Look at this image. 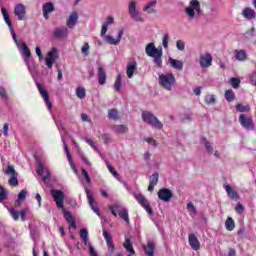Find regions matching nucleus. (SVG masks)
I'll use <instances>...</instances> for the list:
<instances>
[{
    "mask_svg": "<svg viewBox=\"0 0 256 256\" xmlns=\"http://www.w3.org/2000/svg\"><path fill=\"white\" fill-rule=\"evenodd\" d=\"M145 53L153 59L154 65L161 69L163 67V50L155 47V43L150 42L145 47Z\"/></svg>",
    "mask_w": 256,
    "mask_h": 256,
    "instance_id": "nucleus-1",
    "label": "nucleus"
},
{
    "mask_svg": "<svg viewBox=\"0 0 256 256\" xmlns=\"http://www.w3.org/2000/svg\"><path fill=\"white\" fill-rule=\"evenodd\" d=\"M158 81L160 87L166 91H173V87H175V83H177L173 73L158 74Z\"/></svg>",
    "mask_w": 256,
    "mask_h": 256,
    "instance_id": "nucleus-2",
    "label": "nucleus"
},
{
    "mask_svg": "<svg viewBox=\"0 0 256 256\" xmlns=\"http://www.w3.org/2000/svg\"><path fill=\"white\" fill-rule=\"evenodd\" d=\"M188 21H195L201 15V3L199 0H191L188 7L185 8Z\"/></svg>",
    "mask_w": 256,
    "mask_h": 256,
    "instance_id": "nucleus-3",
    "label": "nucleus"
},
{
    "mask_svg": "<svg viewBox=\"0 0 256 256\" xmlns=\"http://www.w3.org/2000/svg\"><path fill=\"white\" fill-rule=\"evenodd\" d=\"M142 121L155 129H163V123L149 111L142 112Z\"/></svg>",
    "mask_w": 256,
    "mask_h": 256,
    "instance_id": "nucleus-4",
    "label": "nucleus"
},
{
    "mask_svg": "<svg viewBox=\"0 0 256 256\" xmlns=\"http://www.w3.org/2000/svg\"><path fill=\"white\" fill-rule=\"evenodd\" d=\"M1 13L3 15L5 23L8 25V27L11 31L12 39H13L15 45L17 47H21V42H19V40H17V34L15 33V30H13V23L11 22V17L9 16V12H7V9L5 7H2Z\"/></svg>",
    "mask_w": 256,
    "mask_h": 256,
    "instance_id": "nucleus-5",
    "label": "nucleus"
},
{
    "mask_svg": "<svg viewBox=\"0 0 256 256\" xmlns=\"http://www.w3.org/2000/svg\"><path fill=\"white\" fill-rule=\"evenodd\" d=\"M128 13L133 21H136V23H143L145 19L141 17V13H139V10H137V1L131 0L128 4Z\"/></svg>",
    "mask_w": 256,
    "mask_h": 256,
    "instance_id": "nucleus-6",
    "label": "nucleus"
},
{
    "mask_svg": "<svg viewBox=\"0 0 256 256\" xmlns=\"http://www.w3.org/2000/svg\"><path fill=\"white\" fill-rule=\"evenodd\" d=\"M51 195L56 203L57 209H61V211H65V205L63 201H65V193L61 190H51Z\"/></svg>",
    "mask_w": 256,
    "mask_h": 256,
    "instance_id": "nucleus-7",
    "label": "nucleus"
},
{
    "mask_svg": "<svg viewBox=\"0 0 256 256\" xmlns=\"http://www.w3.org/2000/svg\"><path fill=\"white\" fill-rule=\"evenodd\" d=\"M22 51L25 56L24 61L28 67V71L33 73V71H35V65L33 64V60H31V50H29V47H27L25 42H22Z\"/></svg>",
    "mask_w": 256,
    "mask_h": 256,
    "instance_id": "nucleus-8",
    "label": "nucleus"
},
{
    "mask_svg": "<svg viewBox=\"0 0 256 256\" xmlns=\"http://www.w3.org/2000/svg\"><path fill=\"white\" fill-rule=\"evenodd\" d=\"M239 123L247 131H255V123H253V117L246 114H240Z\"/></svg>",
    "mask_w": 256,
    "mask_h": 256,
    "instance_id": "nucleus-9",
    "label": "nucleus"
},
{
    "mask_svg": "<svg viewBox=\"0 0 256 256\" xmlns=\"http://www.w3.org/2000/svg\"><path fill=\"white\" fill-rule=\"evenodd\" d=\"M134 198L138 201L139 205L148 212V215H153V209L149 205V201L141 193H133Z\"/></svg>",
    "mask_w": 256,
    "mask_h": 256,
    "instance_id": "nucleus-10",
    "label": "nucleus"
},
{
    "mask_svg": "<svg viewBox=\"0 0 256 256\" xmlns=\"http://www.w3.org/2000/svg\"><path fill=\"white\" fill-rule=\"evenodd\" d=\"M5 175H11V178L8 180L11 187H17L19 185V180L17 179V171H15V166L8 165L5 170Z\"/></svg>",
    "mask_w": 256,
    "mask_h": 256,
    "instance_id": "nucleus-11",
    "label": "nucleus"
},
{
    "mask_svg": "<svg viewBox=\"0 0 256 256\" xmlns=\"http://www.w3.org/2000/svg\"><path fill=\"white\" fill-rule=\"evenodd\" d=\"M59 59V51L57 48H52L46 56V66L48 69H53V64Z\"/></svg>",
    "mask_w": 256,
    "mask_h": 256,
    "instance_id": "nucleus-12",
    "label": "nucleus"
},
{
    "mask_svg": "<svg viewBox=\"0 0 256 256\" xmlns=\"http://www.w3.org/2000/svg\"><path fill=\"white\" fill-rule=\"evenodd\" d=\"M36 87L38 88L44 103L47 105L48 109L51 110L53 108V104H51V101H49V93L45 87H43V84L39 83L38 81H36Z\"/></svg>",
    "mask_w": 256,
    "mask_h": 256,
    "instance_id": "nucleus-13",
    "label": "nucleus"
},
{
    "mask_svg": "<svg viewBox=\"0 0 256 256\" xmlns=\"http://www.w3.org/2000/svg\"><path fill=\"white\" fill-rule=\"evenodd\" d=\"M54 39H67L69 37V28L66 26L57 27L52 33Z\"/></svg>",
    "mask_w": 256,
    "mask_h": 256,
    "instance_id": "nucleus-14",
    "label": "nucleus"
},
{
    "mask_svg": "<svg viewBox=\"0 0 256 256\" xmlns=\"http://www.w3.org/2000/svg\"><path fill=\"white\" fill-rule=\"evenodd\" d=\"M87 199L89 206L91 207L92 211L96 213L99 217H101V212L99 211V207H97V202H95V198H93V194L91 193V190L88 188H85Z\"/></svg>",
    "mask_w": 256,
    "mask_h": 256,
    "instance_id": "nucleus-15",
    "label": "nucleus"
},
{
    "mask_svg": "<svg viewBox=\"0 0 256 256\" xmlns=\"http://www.w3.org/2000/svg\"><path fill=\"white\" fill-rule=\"evenodd\" d=\"M61 139H62V143L64 145V151H65L67 159L70 163L71 169H72V171H74V173L76 175H78L79 170L77 169V167H75V163L73 162V158H71V152H69V146L67 145V141H65V137H63V135L61 136Z\"/></svg>",
    "mask_w": 256,
    "mask_h": 256,
    "instance_id": "nucleus-16",
    "label": "nucleus"
},
{
    "mask_svg": "<svg viewBox=\"0 0 256 256\" xmlns=\"http://www.w3.org/2000/svg\"><path fill=\"white\" fill-rule=\"evenodd\" d=\"M158 199L164 201V203H169L173 199V192L169 188H161L158 191Z\"/></svg>",
    "mask_w": 256,
    "mask_h": 256,
    "instance_id": "nucleus-17",
    "label": "nucleus"
},
{
    "mask_svg": "<svg viewBox=\"0 0 256 256\" xmlns=\"http://www.w3.org/2000/svg\"><path fill=\"white\" fill-rule=\"evenodd\" d=\"M14 15L17 17L18 21H24L27 15V9L23 4H16L14 8Z\"/></svg>",
    "mask_w": 256,
    "mask_h": 256,
    "instance_id": "nucleus-18",
    "label": "nucleus"
},
{
    "mask_svg": "<svg viewBox=\"0 0 256 256\" xmlns=\"http://www.w3.org/2000/svg\"><path fill=\"white\" fill-rule=\"evenodd\" d=\"M188 241L190 247H192L194 251H199L201 249V243L194 233L189 234Z\"/></svg>",
    "mask_w": 256,
    "mask_h": 256,
    "instance_id": "nucleus-19",
    "label": "nucleus"
},
{
    "mask_svg": "<svg viewBox=\"0 0 256 256\" xmlns=\"http://www.w3.org/2000/svg\"><path fill=\"white\" fill-rule=\"evenodd\" d=\"M37 163H38V166L36 168V173L40 175V177H42L43 181H47L48 179H50L51 172H49L46 169V175L43 176V173H45V166H43V163L39 162V160H37Z\"/></svg>",
    "mask_w": 256,
    "mask_h": 256,
    "instance_id": "nucleus-20",
    "label": "nucleus"
},
{
    "mask_svg": "<svg viewBox=\"0 0 256 256\" xmlns=\"http://www.w3.org/2000/svg\"><path fill=\"white\" fill-rule=\"evenodd\" d=\"M155 7H157V0H152L143 7V11L144 13H148V15H155L157 13Z\"/></svg>",
    "mask_w": 256,
    "mask_h": 256,
    "instance_id": "nucleus-21",
    "label": "nucleus"
},
{
    "mask_svg": "<svg viewBox=\"0 0 256 256\" xmlns=\"http://www.w3.org/2000/svg\"><path fill=\"white\" fill-rule=\"evenodd\" d=\"M42 11H43V17L44 19H49V13H53L55 11V5L53 2H46L42 6Z\"/></svg>",
    "mask_w": 256,
    "mask_h": 256,
    "instance_id": "nucleus-22",
    "label": "nucleus"
},
{
    "mask_svg": "<svg viewBox=\"0 0 256 256\" xmlns=\"http://www.w3.org/2000/svg\"><path fill=\"white\" fill-rule=\"evenodd\" d=\"M79 21V14L77 12H72L66 21V26L68 29H73Z\"/></svg>",
    "mask_w": 256,
    "mask_h": 256,
    "instance_id": "nucleus-23",
    "label": "nucleus"
},
{
    "mask_svg": "<svg viewBox=\"0 0 256 256\" xmlns=\"http://www.w3.org/2000/svg\"><path fill=\"white\" fill-rule=\"evenodd\" d=\"M155 242L149 240L146 245H143V251L146 256H155Z\"/></svg>",
    "mask_w": 256,
    "mask_h": 256,
    "instance_id": "nucleus-24",
    "label": "nucleus"
},
{
    "mask_svg": "<svg viewBox=\"0 0 256 256\" xmlns=\"http://www.w3.org/2000/svg\"><path fill=\"white\" fill-rule=\"evenodd\" d=\"M135 71H137V61L132 60L127 64L126 75L128 79H133Z\"/></svg>",
    "mask_w": 256,
    "mask_h": 256,
    "instance_id": "nucleus-25",
    "label": "nucleus"
},
{
    "mask_svg": "<svg viewBox=\"0 0 256 256\" xmlns=\"http://www.w3.org/2000/svg\"><path fill=\"white\" fill-rule=\"evenodd\" d=\"M122 38H123V30H120L118 32L117 39L113 38L110 35H106L105 36V41H106V43H108V45H119V43L121 42Z\"/></svg>",
    "mask_w": 256,
    "mask_h": 256,
    "instance_id": "nucleus-26",
    "label": "nucleus"
},
{
    "mask_svg": "<svg viewBox=\"0 0 256 256\" xmlns=\"http://www.w3.org/2000/svg\"><path fill=\"white\" fill-rule=\"evenodd\" d=\"M242 16L244 19H247V21H253V19H256V12L255 9L251 7H247L242 11Z\"/></svg>",
    "mask_w": 256,
    "mask_h": 256,
    "instance_id": "nucleus-27",
    "label": "nucleus"
},
{
    "mask_svg": "<svg viewBox=\"0 0 256 256\" xmlns=\"http://www.w3.org/2000/svg\"><path fill=\"white\" fill-rule=\"evenodd\" d=\"M211 63H213V56H211V54L207 53L204 56L200 57L201 67H204V68L211 67Z\"/></svg>",
    "mask_w": 256,
    "mask_h": 256,
    "instance_id": "nucleus-28",
    "label": "nucleus"
},
{
    "mask_svg": "<svg viewBox=\"0 0 256 256\" xmlns=\"http://www.w3.org/2000/svg\"><path fill=\"white\" fill-rule=\"evenodd\" d=\"M224 189H225L228 197H230V199H232L233 201L239 200V193L237 191L233 190L231 185H229V184L224 185Z\"/></svg>",
    "mask_w": 256,
    "mask_h": 256,
    "instance_id": "nucleus-29",
    "label": "nucleus"
},
{
    "mask_svg": "<svg viewBox=\"0 0 256 256\" xmlns=\"http://www.w3.org/2000/svg\"><path fill=\"white\" fill-rule=\"evenodd\" d=\"M98 83L99 85H105L107 83V72L104 67H98Z\"/></svg>",
    "mask_w": 256,
    "mask_h": 256,
    "instance_id": "nucleus-30",
    "label": "nucleus"
},
{
    "mask_svg": "<svg viewBox=\"0 0 256 256\" xmlns=\"http://www.w3.org/2000/svg\"><path fill=\"white\" fill-rule=\"evenodd\" d=\"M157 183H159V173H153L150 176V182H149V186H148V191H154Z\"/></svg>",
    "mask_w": 256,
    "mask_h": 256,
    "instance_id": "nucleus-31",
    "label": "nucleus"
},
{
    "mask_svg": "<svg viewBox=\"0 0 256 256\" xmlns=\"http://www.w3.org/2000/svg\"><path fill=\"white\" fill-rule=\"evenodd\" d=\"M168 63L171 65L172 69H176V71H183V61L170 57L168 59Z\"/></svg>",
    "mask_w": 256,
    "mask_h": 256,
    "instance_id": "nucleus-32",
    "label": "nucleus"
},
{
    "mask_svg": "<svg viewBox=\"0 0 256 256\" xmlns=\"http://www.w3.org/2000/svg\"><path fill=\"white\" fill-rule=\"evenodd\" d=\"M103 237L106 241V245L110 247L112 250L115 249V243H113V236L107 230H103Z\"/></svg>",
    "mask_w": 256,
    "mask_h": 256,
    "instance_id": "nucleus-33",
    "label": "nucleus"
},
{
    "mask_svg": "<svg viewBox=\"0 0 256 256\" xmlns=\"http://www.w3.org/2000/svg\"><path fill=\"white\" fill-rule=\"evenodd\" d=\"M201 145H204L206 152L208 155H213V144L207 140V138L203 137L201 139Z\"/></svg>",
    "mask_w": 256,
    "mask_h": 256,
    "instance_id": "nucleus-34",
    "label": "nucleus"
},
{
    "mask_svg": "<svg viewBox=\"0 0 256 256\" xmlns=\"http://www.w3.org/2000/svg\"><path fill=\"white\" fill-rule=\"evenodd\" d=\"M80 238L82 239L85 246L89 243V230L87 228H83L80 230Z\"/></svg>",
    "mask_w": 256,
    "mask_h": 256,
    "instance_id": "nucleus-35",
    "label": "nucleus"
},
{
    "mask_svg": "<svg viewBox=\"0 0 256 256\" xmlns=\"http://www.w3.org/2000/svg\"><path fill=\"white\" fill-rule=\"evenodd\" d=\"M124 249L128 251V253H131V255H135V249L133 248V243H131V240L127 238L123 244Z\"/></svg>",
    "mask_w": 256,
    "mask_h": 256,
    "instance_id": "nucleus-36",
    "label": "nucleus"
},
{
    "mask_svg": "<svg viewBox=\"0 0 256 256\" xmlns=\"http://www.w3.org/2000/svg\"><path fill=\"white\" fill-rule=\"evenodd\" d=\"M236 111L239 113H249V111H251V106L249 104L243 105L239 103L236 105Z\"/></svg>",
    "mask_w": 256,
    "mask_h": 256,
    "instance_id": "nucleus-37",
    "label": "nucleus"
},
{
    "mask_svg": "<svg viewBox=\"0 0 256 256\" xmlns=\"http://www.w3.org/2000/svg\"><path fill=\"white\" fill-rule=\"evenodd\" d=\"M122 79H123V77L121 76V74H118L116 76L115 83H114V89L117 92L121 91V87L123 86Z\"/></svg>",
    "mask_w": 256,
    "mask_h": 256,
    "instance_id": "nucleus-38",
    "label": "nucleus"
},
{
    "mask_svg": "<svg viewBox=\"0 0 256 256\" xmlns=\"http://www.w3.org/2000/svg\"><path fill=\"white\" fill-rule=\"evenodd\" d=\"M255 37V28H251L250 30H247L246 33L243 35V41H251Z\"/></svg>",
    "mask_w": 256,
    "mask_h": 256,
    "instance_id": "nucleus-39",
    "label": "nucleus"
},
{
    "mask_svg": "<svg viewBox=\"0 0 256 256\" xmlns=\"http://www.w3.org/2000/svg\"><path fill=\"white\" fill-rule=\"evenodd\" d=\"M235 57L237 61H245L247 59V52L245 50H236Z\"/></svg>",
    "mask_w": 256,
    "mask_h": 256,
    "instance_id": "nucleus-40",
    "label": "nucleus"
},
{
    "mask_svg": "<svg viewBox=\"0 0 256 256\" xmlns=\"http://www.w3.org/2000/svg\"><path fill=\"white\" fill-rule=\"evenodd\" d=\"M224 97L228 103H231L232 101H235V92L233 89L226 90Z\"/></svg>",
    "mask_w": 256,
    "mask_h": 256,
    "instance_id": "nucleus-41",
    "label": "nucleus"
},
{
    "mask_svg": "<svg viewBox=\"0 0 256 256\" xmlns=\"http://www.w3.org/2000/svg\"><path fill=\"white\" fill-rule=\"evenodd\" d=\"M225 227L227 231H233V229H235V220H233L231 217H228L225 221Z\"/></svg>",
    "mask_w": 256,
    "mask_h": 256,
    "instance_id": "nucleus-42",
    "label": "nucleus"
},
{
    "mask_svg": "<svg viewBox=\"0 0 256 256\" xmlns=\"http://www.w3.org/2000/svg\"><path fill=\"white\" fill-rule=\"evenodd\" d=\"M119 217L125 221V223H129V212L126 210V208H122L119 211Z\"/></svg>",
    "mask_w": 256,
    "mask_h": 256,
    "instance_id": "nucleus-43",
    "label": "nucleus"
},
{
    "mask_svg": "<svg viewBox=\"0 0 256 256\" xmlns=\"http://www.w3.org/2000/svg\"><path fill=\"white\" fill-rule=\"evenodd\" d=\"M106 165H107V169L113 175V177H115V179H117V181H121V176L119 175V172L115 171V168H113V166H111V164L107 163Z\"/></svg>",
    "mask_w": 256,
    "mask_h": 256,
    "instance_id": "nucleus-44",
    "label": "nucleus"
},
{
    "mask_svg": "<svg viewBox=\"0 0 256 256\" xmlns=\"http://www.w3.org/2000/svg\"><path fill=\"white\" fill-rule=\"evenodd\" d=\"M108 119H113L114 121L119 119V112H117V109H110L108 111Z\"/></svg>",
    "mask_w": 256,
    "mask_h": 256,
    "instance_id": "nucleus-45",
    "label": "nucleus"
},
{
    "mask_svg": "<svg viewBox=\"0 0 256 256\" xmlns=\"http://www.w3.org/2000/svg\"><path fill=\"white\" fill-rule=\"evenodd\" d=\"M216 101H217V99L215 98V95H213V94H208L205 96V103L207 105H215Z\"/></svg>",
    "mask_w": 256,
    "mask_h": 256,
    "instance_id": "nucleus-46",
    "label": "nucleus"
},
{
    "mask_svg": "<svg viewBox=\"0 0 256 256\" xmlns=\"http://www.w3.org/2000/svg\"><path fill=\"white\" fill-rule=\"evenodd\" d=\"M8 211L14 221H19V211H17L15 208H8Z\"/></svg>",
    "mask_w": 256,
    "mask_h": 256,
    "instance_id": "nucleus-47",
    "label": "nucleus"
},
{
    "mask_svg": "<svg viewBox=\"0 0 256 256\" xmlns=\"http://www.w3.org/2000/svg\"><path fill=\"white\" fill-rule=\"evenodd\" d=\"M76 95H77L78 99H85V97H86L85 88H83V87L76 88Z\"/></svg>",
    "mask_w": 256,
    "mask_h": 256,
    "instance_id": "nucleus-48",
    "label": "nucleus"
},
{
    "mask_svg": "<svg viewBox=\"0 0 256 256\" xmlns=\"http://www.w3.org/2000/svg\"><path fill=\"white\" fill-rule=\"evenodd\" d=\"M115 131H117V133H127V131H129V128H127V126L121 124V125H116L114 126Z\"/></svg>",
    "mask_w": 256,
    "mask_h": 256,
    "instance_id": "nucleus-49",
    "label": "nucleus"
},
{
    "mask_svg": "<svg viewBox=\"0 0 256 256\" xmlns=\"http://www.w3.org/2000/svg\"><path fill=\"white\" fill-rule=\"evenodd\" d=\"M230 85L233 87V89H238V87L241 85V79L230 78Z\"/></svg>",
    "mask_w": 256,
    "mask_h": 256,
    "instance_id": "nucleus-50",
    "label": "nucleus"
},
{
    "mask_svg": "<svg viewBox=\"0 0 256 256\" xmlns=\"http://www.w3.org/2000/svg\"><path fill=\"white\" fill-rule=\"evenodd\" d=\"M62 213L64 214V219L67 221V223H69L70 221H73V215H71V212H68L67 209L62 210Z\"/></svg>",
    "mask_w": 256,
    "mask_h": 256,
    "instance_id": "nucleus-51",
    "label": "nucleus"
},
{
    "mask_svg": "<svg viewBox=\"0 0 256 256\" xmlns=\"http://www.w3.org/2000/svg\"><path fill=\"white\" fill-rule=\"evenodd\" d=\"M27 215H29V208H24L20 211L21 221H27Z\"/></svg>",
    "mask_w": 256,
    "mask_h": 256,
    "instance_id": "nucleus-52",
    "label": "nucleus"
},
{
    "mask_svg": "<svg viewBox=\"0 0 256 256\" xmlns=\"http://www.w3.org/2000/svg\"><path fill=\"white\" fill-rule=\"evenodd\" d=\"M7 192L5 191V188H3V186L0 185V203H3V201H5V199H7Z\"/></svg>",
    "mask_w": 256,
    "mask_h": 256,
    "instance_id": "nucleus-53",
    "label": "nucleus"
},
{
    "mask_svg": "<svg viewBox=\"0 0 256 256\" xmlns=\"http://www.w3.org/2000/svg\"><path fill=\"white\" fill-rule=\"evenodd\" d=\"M162 45L164 47V49H169V34L166 33L163 36V40H162Z\"/></svg>",
    "mask_w": 256,
    "mask_h": 256,
    "instance_id": "nucleus-54",
    "label": "nucleus"
},
{
    "mask_svg": "<svg viewBox=\"0 0 256 256\" xmlns=\"http://www.w3.org/2000/svg\"><path fill=\"white\" fill-rule=\"evenodd\" d=\"M82 175L87 183H91V176H89V172L85 170V168H81Z\"/></svg>",
    "mask_w": 256,
    "mask_h": 256,
    "instance_id": "nucleus-55",
    "label": "nucleus"
},
{
    "mask_svg": "<svg viewBox=\"0 0 256 256\" xmlns=\"http://www.w3.org/2000/svg\"><path fill=\"white\" fill-rule=\"evenodd\" d=\"M176 47L178 51H185V42H183V40H178L176 42Z\"/></svg>",
    "mask_w": 256,
    "mask_h": 256,
    "instance_id": "nucleus-56",
    "label": "nucleus"
},
{
    "mask_svg": "<svg viewBox=\"0 0 256 256\" xmlns=\"http://www.w3.org/2000/svg\"><path fill=\"white\" fill-rule=\"evenodd\" d=\"M102 140L104 141L105 145H109L111 143V135L109 134H102Z\"/></svg>",
    "mask_w": 256,
    "mask_h": 256,
    "instance_id": "nucleus-57",
    "label": "nucleus"
},
{
    "mask_svg": "<svg viewBox=\"0 0 256 256\" xmlns=\"http://www.w3.org/2000/svg\"><path fill=\"white\" fill-rule=\"evenodd\" d=\"M26 197H27V191L21 190L20 193L18 194V199H20V201H25Z\"/></svg>",
    "mask_w": 256,
    "mask_h": 256,
    "instance_id": "nucleus-58",
    "label": "nucleus"
},
{
    "mask_svg": "<svg viewBox=\"0 0 256 256\" xmlns=\"http://www.w3.org/2000/svg\"><path fill=\"white\" fill-rule=\"evenodd\" d=\"M250 83H251V85L256 86V71H254L250 74Z\"/></svg>",
    "mask_w": 256,
    "mask_h": 256,
    "instance_id": "nucleus-59",
    "label": "nucleus"
},
{
    "mask_svg": "<svg viewBox=\"0 0 256 256\" xmlns=\"http://www.w3.org/2000/svg\"><path fill=\"white\" fill-rule=\"evenodd\" d=\"M0 97L2 99H7V90H5V87L0 86Z\"/></svg>",
    "mask_w": 256,
    "mask_h": 256,
    "instance_id": "nucleus-60",
    "label": "nucleus"
},
{
    "mask_svg": "<svg viewBox=\"0 0 256 256\" xmlns=\"http://www.w3.org/2000/svg\"><path fill=\"white\" fill-rule=\"evenodd\" d=\"M88 247H89L90 255L99 256V254H97V251H95V248L93 247V245H91V243H88Z\"/></svg>",
    "mask_w": 256,
    "mask_h": 256,
    "instance_id": "nucleus-61",
    "label": "nucleus"
},
{
    "mask_svg": "<svg viewBox=\"0 0 256 256\" xmlns=\"http://www.w3.org/2000/svg\"><path fill=\"white\" fill-rule=\"evenodd\" d=\"M145 141L149 145H152V147H156L157 146V141H155V139H153V138H145Z\"/></svg>",
    "mask_w": 256,
    "mask_h": 256,
    "instance_id": "nucleus-62",
    "label": "nucleus"
},
{
    "mask_svg": "<svg viewBox=\"0 0 256 256\" xmlns=\"http://www.w3.org/2000/svg\"><path fill=\"white\" fill-rule=\"evenodd\" d=\"M187 209H188L189 211H191V213H197V209L195 208V205H193L192 202H189V203L187 204Z\"/></svg>",
    "mask_w": 256,
    "mask_h": 256,
    "instance_id": "nucleus-63",
    "label": "nucleus"
},
{
    "mask_svg": "<svg viewBox=\"0 0 256 256\" xmlns=\"http://www.w3.org/2000/svg\"><path fill=\"white\" fill-rule=\"evenodd\" d=\"M245 209V207H243V204L238 203L235 207V211L236 213H243V210Z\"/></svg>",
    "mask_w": 256,
    "mask_h": 256,
    "instance_id": "nucleus-64",
    "label": "nucleus"
}]
</instances>
